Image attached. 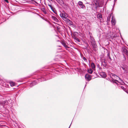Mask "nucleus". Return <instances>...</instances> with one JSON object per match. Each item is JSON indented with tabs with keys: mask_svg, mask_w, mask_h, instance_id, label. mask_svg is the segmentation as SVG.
Here are the masks:
<instances>
[{
	"mask_svg": "<svg viewBox=\"0 0 128 128\" xmlns=\"http://www.w3.org/2000/svg\"><path fill=\"white\" fill-rule=\"evenodd\" d=\"M89 34L90 36V40L91 43L93 47V49L94 51H96L97 50V46L96 44L94 38L91 36L90 34H92L90 33V32H89Z\"/></svg>",
	"mask_w": 128,
	"mask_h": 128,
	"instance_id": "obj_1",
	"label": "nucleus"
},
{
	"mask_svg": "<svg viewBox=\"0 0 128 128\" xmlns=\"http://www.w3.org/2000/svg\"><path fill=\"white\" fill-rule=\"evenodd\" d=\"M60 16L62 18L64 21H66L68 18H67L68 17L67 14L64 12L61 13Z\"/></svg>",
	"mask_w": 128,
	"mask_h": 128,
	"instance_id": "obj_2",
	"label": "nucleus"
},
{
	"mask_svg": "<svg viewBox=\"0 0 128 128\" xmlns=\"http://www.w3.org/2000/svg\"><path fill=\"white\" fill-rule=\"evenodd\" d=\"M114 76L116 78L115 80L117 81L118 82L120 83L121 84H125L123 81L119 77L115 75H114Z\"/></svg>",
	"mask_w": 128,
	"mask_h": 128,
	"instance_id": "obj_3",
	"label": "nucleus"
},
{
	"mask_svg": "<svg viewBox=\"0 0 128 128\" xmlns=\"http://www.w3.org/2000/svg\"><path fill=\"white\" fill-rule=\"evenodd\" d=\"M120 67L122 68L124 70V74L128 73V66L126 65L120 66Z\"/></svg>",
	"mask_w": 128,
	"mask_h": 128,
	"instance_id": "obj_4",
	"label": "nucleus"
},
{
	"mask_svg": "<svg viewBox=\"0 0 128 128\" xmlns=\"http://www.w3.org/2000/svg\"><path fill=\"white\" fill-rule=\"evenodd\" d=\"M78 4L80 6V8H85V6L84 4H83L82 2L81 1H79L78 3Z\"/></svg>",
	"mask_w": 128,
	"mask_h": 128,
	"instance_id": "obj_5",
	"label": "nucleus"
},
{
	"mask_svg": "<svg viewBox=\"0 0 128 128\" xmlns=\"http://www.w3.org/2000/svg\"><path fill=\"white\" fill-rule=\"evenodd\" d=\"M85 77L86 79L88 81H89L91 79V76L88 74H86Z\"/></svg>",
	"mask_w": 128,
	"mask_h": 128,
	"instance_id": "obj_6",
	"label": "nucleus"
},
{
	"mask_svg": "<svg viewBox=\"0 0 128 128\" xmlns=\"http://www.w3.org/2000/svg\"><path fill=\"white\" fill-rule=\"evenodd\" d=\"M65 21L67 22L68 25H70V26H75L73 24V22H72L70 21L68 19V18L67 19H66V20Z\"/></svg>",
	"mask_w": 128,
	"mask_h": 128,
	"instance_id": "obj_7",
	"label": "nucleus"
},
{
	"mask_svg": "<svg viewBox=\"0 0 128 128\" xmlns=\"http://www.w3.org/2000/svg\"><path fill=\"white\" fill-rule=\"evenodd\" d=\"M61 44L66 48L67 49L69 48L67 45V42L65 41H62Z\"/></svg>",
	"mask_w": 128,
	"mask_h": 128,
	"instance_id": "obj_8",
	"label": "nucleus"
},
{
	"mask_svg": "<svg viewBox=\"0 0 128 128\" xmlns=\"http://www.w3.org/2000/svg\"><path fill=\"white\" fill-rule=\"evenodd\" d=\"M111 19V22L112 24L113 25H114L116 24V21L115 20L114 18L112 16Z\"/></svg>",
	"mask_w": 128,
	"mask_h": 128,
	"instance_id": "obj_9",
	"label": "nucleus"
},
{
	"mask_svg": "<svg viewBox=\"0 0 128 128\" xmlns=\"http://www.w3.org/2000/svg\"><path fill=\"white\" fill-rule=\"evenodd\" d=\"M122 50V51L124 53L126 54L127 56H128V51L127 49L125 48H123Z\"/></svg>",
	"mask_w": 128,
	"mask_h": 128,
	"instance_id": "obj_10",
	"label": "nucleus"
},
{
	"mask_svg": "<svg viewBox=\"0 0 128 128\" xmlns=\"http://www.w3.org/2000/svg\"><path fill=\"white\" fill-rule=\"evenodd\" d=\"M100 75L102 77L104 78L106 77V75L104 72H102L100 73Z\"/></svg>",
	"mask_w": 128,
	"mask_h": 128,
	"instance_id": "obj_11",
	"label": "nucleus"
},
{
	"mask_svg": "<svg viewBox=\"0 0 128 128\" xmlns=\"http://www.w3.org/2000/svg\"><path fill=\"white\" fill-rule=\"evenodd\" d=\"M52 18L56 22H59L58 20L55 16H52Z\"/></svg>",
	"mask_w": 128,
	"mask_h": 128,
	"instance_id": "obj_12",
	"label": "nucleus"
},
{
	"mask_svg": "<svg viewBox=\"0 0 128 128\" xmlns=\"http://www.w3.org/2000/svg\"><path fill=\"white\" fill-rule=\"evenodd\" d=\"M91 66L92 68L94 70H95L96 66L93 62H92L91 64Z\"/></svg>",
	"mask_w": 128,
	"mask_h": 128,
	"instance_id": "obj_13",
	"label": "nucleus"
},
{
	"mask_svg": "<svg viewBox=\"0 0 128 128\" xmlns=\"http://www.w3.org/2000/svg\"><path fill=\"white\" fill-rule=\"evenodd\" d=\"M8 103V101L7 100H5L4 101H3L2 102V104L3 106L4 107L5 106L6 104H7Z\"/></svg>",
	"mask_w": 128,
	"mask_h": 128,
	"instance_id": "obj_14",
	"label": "nucleus"
},
{
	"mask_svg": "<svg viewBox=\"0 0 128 128\" xmlns=\"http://www.w3.org/2000/svg\"><path fill=\"white\" fill-rule=\"evenodd\" d=\"M112 13H110V14L109 15L108 17L107 18V21L108 22V21H110V19L111 18V16H112Z\"/></svg>",
	"mask_w": 128,
	"mask_h": 128,
	"instance_id": "obj_15",
	"label": "nucleus"
},
{
	"mask_svg": "<svg viewBox=\"0 0 128 128\" xmlns=\"http://www.w3.org/2000/svg\"><path fill=\"white\" fill-rule=\"evenodd\" d=\"M97 17L99 19L101 20V19L102 18V16L100 14H98L97 15Z\"/></svg>",
	"mask_w": 128,
	"mask_h": 128,
	"instance_id": "obj_16",
	"label": "nucleus"
},
{
	"mask_svg": "<svg viewBox=\"0 0 128 128\" xmlns=\"http://www.w3.org/2000/svg\"><path fill=\"white\" fill-rule=\"evenodd\" d=\"M106 61L104 60H102V64L104 66L106 65Z\"/></svg>",
	"mask_w": 128,
	"mask_h": 128,
	"instance_id": "obj_17",
	"label": "nucleus"
},
{
	"mask_svg": "<svg viewBox=\"0 0 128 128\" xmlns=\"http://www.w3.org/2000/svg\"><path fill=\"white\" fill-rule=\"evenodd\" d=\"M74 39L76 41L78 42H80V40L77 37H76V36H74Z\"/></svg>",
	"mask_w": 128,
	"mask_h": 128,
	"instance_id": "obj_18",
	"label": "nucleus"
},
{
	"mask_svg": "<svg viewBox=\"0 0 128 128\" xmlns=\"http://www.w3.org/2000/svg\"><path fill=\"white\" fill-rule=\"evenodd\" d=\"M10 84L11 86H13L15 85V83L14 82L11 81L10 82Z\"/></svg>",
	"mask_w": 128,
	"mask_h": 128,
	"instance_id": "obj_19",
	"label": "nucleus"
},
{
	"mask_svg": "<svg viewBox=\"0 0 128 128\" xmlns=\"http://www.w3.org/2000/svg\"><path fill=\"white\" fill-rule=\"evenodd\" d=\"M88 72L90 74H91L93 72V70L91 69H90L88 70Z\"/></svg>",
	"mask_w": 128,
	"mask_h": 128,
	"instance_id": "obj_20",
	"label": "nucleus"
},
{
	"mask_svg": "<svg viewBox=\"0 0 128 128\" xmlns=\"http://www.w3.org/2000/svg\"><path fill=\"white\" fill-rule=\"evenodd\" d=\"M119 87H120V88L122 89L123 90H124L125 91H125V90L126 89V88H124V87L122 86H119Z\"/></svg>",
	"mask_w": 128,
	"mask_h": 128,
	"instance_id": "obj_21",
	"label": "nucleus"
},
{
	"mask_svg": "<svg viewBox=\"0 0 128 128\" xmlns=\"http://www.w3.org/2000/svg\"><path fill=\"white\" fill-rule=\"evenodd\" d=\"M73 34L74 36H76L78 35V33L76 32H74Z\"/></svg>",
	"mask_w": 128,
	"mask_h": 128,
	"instance_id": "obj_22",
	"label": "nucleus"
},
{
	"mask_svg": "<svg viewBox=\"0 0 128 128\" xmlns=\"http://www.w3.org/2000/svg\"><path fill=\"white\" fill-rule=\"evenodd\" d=\"M51 10H52L53 11V12L55 13L56 14V11L55 10H54V8H52V9H51Z\"/></svg>",
	"mask_w": 128,
	"mask_h": 128,
	"instance_id": "obj_23",
	"label": "nucleus"
},
{
	"mask_svg": "<svg viewBox=\"0 0 128 128\" xmlns=\"http://www.w3.org/2000/svg\"><path fill=\"white\" fill-rule=\"evenodd\" d=\"M36 84H35L34 82H33L31 84L30 86H32V85H35Z\"/></svg>",
	"mask_w": 128,
	"mask_h": 128,
	"instance_id": "obj_24",
	"label": "nucleus"
},
{
	"mask_svg": "<svg viewBox=\"0 0 128 128\" xmlns=\"http://www.w3.org/2000/svg\"><path fill=\"white\" fill-rule=\"evenodd\" d=\"M48 5L50 7L51 9H52V8H53V7L50 4H48Z\"/></svg>",
	"mask_w": 128,
	"mask_h": 128,
	"instance_id": "obj_25",
	"label": "nucleus"
},
{
	"mask_svg": "<svg viewBox=\"0 0 128 128\" xmlns=\"http://www.w3.org/2000/svg\"><path fill=\"white\" fill-rule=\"evenodd\" d=\"M83 58L84 60L85 61H86L87 60L86 59L85 57H84Z\"/></svg>",
	"mask_w": 128,
	"mask_h": 128,
	"instance_id": "obj_26",
	"label": "nucleus"
},
{
	"mask_svg": "<svg viewBox=\"0 0 128 128\" xmlns=\"http://www.w3.org/2000/svg\"><path fill=\"white\" fill-rule=\"evenodd\" d=\"M108 57L109 58V59L110 60H112V59L110 56H109Z\"/></svg>",
	"mask_w": 128,
	"mask_h": 128,
	"instance_id": "obj_27",
	"label": "nucleus"
},
{
	"mask_svg": "<svg viewBox=\"0 0 128 128\" xmlns=\"http://www.w3.org/2000/svg\"><path fill=\"white\" fill-rule=\"evenodd\" d=\"M44 12L45 14L46 13V10H44V11H43Z\"/></svg>",
	"mask_w": 128,
	"mask_h": 128,
	"instance_id": "obj_28",
	"label": "nucleus"
},
{
	"mask_svg": "<svg viewBox=\"0 0 128 128\" xmlns=\"http://www.w3.org/2000/svg\"><path fill=\"white\" fill-rule=\"evenodd\" d=\"M4 0L5 2H6L7 3H8V0Z\"/></svg>",
	"mask_w": 128,
	"mask_h": 128,
	"instance_id": "obj_29",
	"label": "nucleus"
},
{
	"mask_svg": "<svg viewBox=\"0 0 128 128\" xmlns=\"http://www.w3.org/2000/svg\"><path fill=\"white\" fill-rule=\"evenodd\" d=\"M108 56V57L109 56H110L109 55V53H108L107 54Z\"/></svg>",
	"mask_w": 128,
	"mask_h": 128,
	"instance_id": "obj_30",
	"label": "nucleus"
},
{
	"mask_svg": "<svg viewBox=\"0 0 128 128\" xmlns=\"http://www.w3.org/2000/svg\"><path fill=\"white\" fill-rule=\"evenodd\" d=\"M31 0L32 1H34V0Z\"/></svg>",
	"mask_w": 128,
	"mask_h": 128,
	"instance_id": "obj_31",
	"label": "nucleus"
},
{
	"mask_svg": "<svg viewBox=\"0 0 128 128\" xmlns=\"http://www.w3.org/2000/svg\"><path fill=\"white\" fill-rule=\"evenodd\" d=\"M126 93H127L128 94V92H126Z\"/></svg>",
	"mask_w": 128,
	"mask_h": 128,
	"instance_id": "obj_32",
	"label": "nucleus"
},
{
	"mask_svg": "<svg viewBox=\"0 0 128 128\" xmlns=\"http://www.w3.org/2000/svg\"><path fill=\"white\" fill-rule=\"evenodd\" d=\"M117 0H114L115 1H116Z\"/></svg>",
	"mask_w": 128,
	"mask_h": 128,
	"instance_id": "obj_33",
	"label": "nucleus"
},
{
	"mask_svg": "<svg viewBox=\"0 0 128 128\" xmlns=\"http://www.w3.org/2000/svg\"><path fill=\"white\" fill-rule=\"evenodd\" d=\"M59 46V47H60V46Z\"/></svg>",
	"mask_w": 128,
	"mask_h": 128,
	"instance_id": "obj_34",
	"label": "nucleus"
},
{
	"mask_svg": "<svg viewBox=\"0 0 128 128\" xmlns=\"http://www.w3.org/2000/svg\"><path fill=\"white\" fill-rule=\"evenodd\" d=\"M70 126H69V128H70Z\"/></svg>",
	"mask_w": 128,
	"mask_h": 128,
	"instance_id": "obj_35",
	"label": "nucleus"
}]
</instances>
